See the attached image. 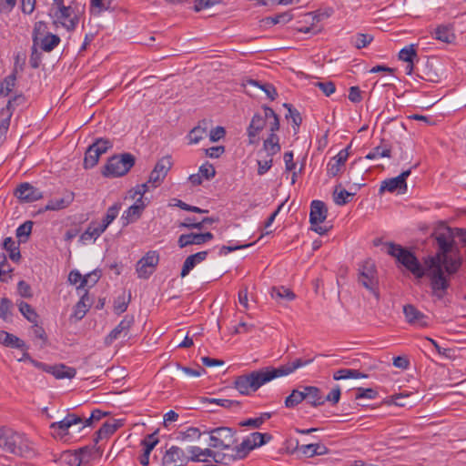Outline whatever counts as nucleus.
Masks as SVG:
<instances>
[{
    "label": "nucleus",
    "mask_w": 466,
    "mask_h": 466,
    "mask_svg": "<svg viewBox=\"0 0 466 466\" xmlns=\"http://www.w3.org/2000/svg\"><path fill=\"white\" fill-rule=\"evenodd\" d=\"M431 237L437 242L438 250L434 256L426 259V270L411 251L399 244L386 243L387 253L417 279L427 275L431 280L432 295L441 299L450 288L451 277L455 275L462 265V257L453 240V230L443 221L436 224Z\"/></svg>",
    "instance_id": "obj_1"
},
{
    "label": "nucleus",
    "mask_w": 466,
    "mask_h": 466,
    "mask_svg": "<svg viewBox=\"0 0 466 466\" xmlns=\"http://www.w3.org/2000/svg\"><path fill=\"white\" fill-rule=\"evenodd\" d=\"M0 448L11 454L31 458L35 452L30 442L9 428H0Z\"/></svg>",
    "instance_id": "obj_2"
},
{
    "label": "nucleus",
    "mask_w": 466,
    "mask_h": 466,
    "mask_svg": "<svg viewBox=\"0 0 466 466\" xmlns=\"http://www.w3.org/2000/svg\"><path fill=\"white\" fill-rule=\"evenodd\" d=\"M272 380L269 368L267 367L248 374L238 376L234 380V388L242 395H249L250 391L258 390L262 385Z\"/></svg>",
    "instance_id": "obj_3"
},
{
    "label": "nucleus",
    "mask_w": 466,
    "mask_h": 466,
    "mask_svg": "<svg viewBox=\"0 0 466 466\" xmlns=\"http://www.w3.org/2000/svg\"><path fill=\"white\" fill-rule=\"evenodd\" d=\"M198 446H189L186 449L183 445H172L168 448L162 458L163 466H186L189 461H208L207 459L199 458L198 453L195 450Z\"/></svg>",
    "instance_id": "obj_4"
},
{
    "label": "nucleus",
    "mask_w": 466,
    "mask_h": 466,
    "mask_svg": "<svg viewBox=\"0 0 466 466\" xmlns=\"http://www.w3.org/2000/svg\"><path fill=\"white\" fill-rule=\"evenodd\" d=\"M135 163L136 157L130 153L115 155L108 158L102 174L105 177H122L128 173Z\"/></svg>",
    "instance_id": "obj_5"
},
{
    "label": "nucleus",
    "mask_w": 466,
    "mask_h": 466,
    "mask_svg": "<svg viewBox=\"0 0 466 466\" xmlns=\"http://www.w3.org/2000/svg\"><path fill=\"white\" fill-rule=\"evenodd\" d=\"M209 434L210 446L214 449L231 450L237 443L236 431L229 427H218L212 429Z\"/></svg>",
    "instance_id": "obj_6"
},
{
    "label": "nucleus",
    "mask_w": 466,
    "mask_h": 466,
    "mask_svg": "<svg viewBox=\"0 0 466 466\" xmlns=\"http://www.w3.org/2000/svg\"><path fill=\"white\" fill-rule=\"evenodd\" d=\"M238 445L231 450H211V449H198L195 450V452L198 453L199 458L202 456L211 458L215 463L228 465L230 462L243 459L242 457H238Z\"/></svg>",
    "instance_id": "obj_7"
},
{
    "label": "nucleus",
    "mask_w": 466,
    "mask_h": 466,
    "mask_svg": "<svg viewBox=\"0 0 466 466\" xmlns=\"http://www.w3.org/2000/svg\"><path fill=\"white\" fill-rule=\"evenodd\" d=\"M359 283L361 284L365 289L370 290L378 299L379 291L378 286L379 281L377 278V271L375 265L370 261H366L359 269Z\"/></svg>",
    "instance_id": "obj_8"
},
{
    "label": "nucleus",
    "mask_w": 466,
    "mask_h": 466,
    "mask_svg": "<svg viewBox=\"0 0 466 466\" xmlns=\"http://www.w3.org/2000/svg\"><path fill=\"white\" fill-rule=\"evenodd\" d=\"M111 147L112 143L108 139L97 138L87 147L85 153L84 167L86 169L94 167L97 164L100 156Z\"/></svg>",
    "instance_id": "obj_9"
},
{
    "label": "nucleus",
    "mask_w": 466,
    "mask_h": 466,
    "mask_svg": "<svg viewBox=\"0 0 466 466\" xmlns=\"http://www.w3.org/2000/svg\"><path fill=\"white\" fill-rule=\"evenodd\" d=\"M272 439L269 433L253 432L238 445V457L243 459L255 448L260 447Z\"/></svg>",
    "instance_id": "obj_10"
},
{
    "label": "nucleus",
    "mask_w": 466,
    "mask_h": 466,
    "mask_svg": "<svg viewBox=\"0 0 466 466\" xmlns=\"http://www.w3.org/2000/svg\"><path fill=\"white\" fill-rule=\"evenodd\" d=\"M159 261L158 253L150 250L137 263V273L140 279H148L153 274Z\"/></svg>",
    "instance_id": "obj_11"
},
{
    "label": "nucleus",
    "mask_w": 466,
    "mask_h": 466,
    "mask_svg": "<svg viewBox=\"0 0 466 466\" xmlns=\"http://www.w3.org/2000/svg\"><path fill=\"white\" fill-rule=\"evenodd\" d=\"M171 167L172 162L169 157H164L159 159L154 169L151 171L147 183H151L154 187H157L165 179Z\"/></svg>",
    "instance_id": "obj_12"
},
{
    "label": "nucleus",
    "mask_w": 466,
    "mask_h": 466,
    "mask_svg": "<svg viewBox=\"0 0 466 466\" xmlns=\"http://www.w3.org/2000/svg\"><path fill=\"white\" fill-rule=\"evenodd\" d=\"M78 423H83V418L75 413H68L63 420L53 422L50 428L54 430L53 435L55 437L62 439L68 434V429L71 426Z\"/></svg>",
    "instance_id": "obj_13"
},
{
    "label": "nucleus",
    "mask_w": 466,
    "mask_h": 466,
    "mask_svg": "<svg viewBox=\"0 0 466 466\" xmlns=\"http://www.w3.org/2000/svg\"><path fill=\"white\" fill-rule=\"evenodd\" d=\"M349 147L340 150L337 156L333 157L327 165V174L334 177L345 169V163L349 157Z\"/></svg>",
    "instance_id": "obj_14"
},
{
    "label": "nucleus",
    "mask_w": 466,
    "mask_h": 466,
    "mask_svg": "<svg viewBox=\"0 0 466 466\" xmlns=\"http://www.w3.org/2000/svg\"><path fill=\"white\" fill-rule=\"evenodd\" d=\"M312 362V360H302L301 359H296L291 362L285 365H281L279 368L268 367L271 376L274 379L287 376L294 372L297 369L301 368Z\"/></svg>",
    "instance_id": "obj_15"
},
{
    "label": "nucleus",
    "mask_w": 466,
    "mask_h": 466,
    "mask_svg": "<svg viewBox=\"0 0 466 466\" xmlns=\"http://www.w3.org/2000/svg\"><path fill=\"white\" fill-rule=\"evenodd\" d=\"M213 238V234L206 233H189L179 236L177 244L179 248H185L189 245H201Z\"/></svg>",
    "instance_id": "obj_16"
},
{
    "label": "nucleus",
    "mask_w": 466,
    "mask_h": 466,
    "mask_svg": "<svg viewBox=\"0 0 466 466\" xmlns=\"http://www.w3.org/2000/svg\"><path fill=\"white\" fill-rule=\"evenodd\" d=\"M15 194L20 201L26 203L42 198V193L29 183L20 184Z\"/></svg>",
    "instance_id": "obj_17"
},
{
    "label": "nucleus",
    "mask_w": 466,
    "mask_h": 466,
    "mask_svg": "<svg viewBox=\"0 0 466 466\" xmlns=\"http://www.w3.org/2000/svg\"><path fill=\"white\" fill-rule=\"evenodd\" d=\"M265 117L262 115L257 113L253 116L251 122L248 127V143L255 145L258 143V134L263 130L266 126Z\"/></svg>",
    "instance_id": "obj_18"
},
{
    "label": "nucleus",
    "mask_w": 466,
    "mask_h": 466,
    "mask_svg": "<svg viewBox=\"0 0 466 466\" xmlns=\"http://www.w3.org/2000/svg\"><path fill=\"white\" fill-rule=\"evenodd\" d=\"M134 323V317L127 315L120 323L106 337L105 344L109 346L112 342L118 339L120 334L125 332L127 334L129 329Z\"/></svg>",
    "instance_id": "obj_19"
},
{
    "label": "nucleus",
    "mask_w": 466,
    "mask_h": 466,
    "mask_svg": "<svg viewBox=\"0 0 466 466\" xmlns=\"http://www.w3.org/2000/svg\"><path fill=\"white\" fill-rule=\"evenodd\" d=\"M328 209L324 202L313 200L310 205L309 221L312 226L322 223L327 218Z\"/></svg>",
    "instance_id": "obj_20"
},
{
    "label": "nucleus",
    "mask_w": 466,
    "mask_h": 466,
    "mask_svg": "<svg viewBox=\"0 0 466 466\" xmlns=\"http://www.w3.org/2000/svg\"><path fill=\"white\" fill-rule=\"evenodd\" d=\"M415 74L420 79L428 82L438 83L440 81L439 74L429 61L417 66L415 68Z\"/></svg>",
    "instance_id": "obj_21"
},
{
    "label": "nucleus",
    "mask_w": 466,
    "mask_h": 466,
    "mask_svg": "<svg viewBox=\"0 0 466 466\" xmlns=\"http://www.w3.org/2000/svg\"><path fill=\"white\" fill-rule=\"evenodd\" d=\"M300 388L304 390V400L312 407L316 408L324 404V395L319 388L315 386H302Z\"/></svg>",
    "instance_id": "obj_22"
},
{
    "label": "nucleus",
    "mask_w": 466,
    "mask_h": 466,
    "mask_svg": "<svg viewBox=\"0 0 466 466\" xmlns=\"http://www.w3.org/2000/svg\"><path fill=\"white\" fill-rule=\"evenodd\" d=\"M146 205L141 199V198H138L136 202L130 206L127 210L125 211V213L122 216V219L125 220L124 225H128L131 222L136 221L137 218H140Z\"/></svg>",
    "instance_id": "obj_23"
},
{
    "label": "nucleus",
    "mask_w": 466,
    "mask_h": 466,
    "mask_svg": "<svg viewBox=\"0 0 466 466\" xmlns=\"http://www.w3.org/2000/svg\"><path fill=\"white\" fill-rule=\"evenodd\" d=\"M202 433L199 429L190 427L184 431H179L177 440L180 441L186 449H189V446H196L194 441L201 437Z\"/></svg>",
    "instance_id": "obj_24"
},
{
    "label": "nucleus",
    "mask_w": 466,
    "mask_h": 466,
    "mask_svg": "<svg viewBox=\"0 0 466 466\" xmlns=\"http://www.w3.org/2000/svg\"><path fill=\"white\" fill-rule=\"evenodd\" d=\"M403 313L407 321L410 324H419L422 327L427 326V322L425 321V315L418 310L413 305L407 304L403 307Z\"/></svg>",
    "instance_id": "obj_25"
},
{
    "label": "nucleus",
    "mask_w": 466,
    "mask_h": 466,
    "mask_svg": "<svg viewBox=\"0 0 466 466\" xmlns=\"http://www.w3.org/2000/svg\"><path fill=\"white\" fill-rule=\"evenodd\" d=\"M208 251H200L196 254L188 256L184 261L181 277L185 278L190 270H192L198 263L204 261L208 257Z\"/></svg>",
    "instance_id": "obj_26"
},
{
    "label": "nucleus",
    "mask_w": 466,
    "mask_h": 466,
    "mask_svg": "<svg viewBox=\"0 0 466 466\" xmlns=\"http://www.w3.org/2000/svg\"><path fill=\"white\" fill-rule=\"evenodd\" d=\"M19 98H21V96H15L12 100H9L5 108H2V110L0 111V116H2V119L0 121V139L5 136L10 126V119L12 116V102Z\"/></svg>",
    "instance_id": "obj_27"
},
{
    "label": "nucleus",
    "mask_w": 466,
    "mask_h": 466,
    "mask_svg": "<svg viewBox=\"0 0 466 466\" xmlns=\"http://www.w3.org/2000/svg\"><path fill=\"white\" fill-rule=\"evenodd\" d=\"M74 200V193L66 192L59 198H53L48 201L45 207V210H60L67 208Z\"/></svg>",
    "instance_id": "obj_28"
},
{
    "label": "nucleus",
    "mask_w": 466,
    "mask_h": 466,
    "mask_svg": "<svg viewBox=\"0 0 466 466\" xmlns=\"http://www.w3.org/2000/svg\"><path fill=\"white\" fill-rule=\"evenodd\" d=\"M92 305V299L88 296L87 290H85L80 300L75 306L73 316L77 319H82Z\"/></svg>",
    "instance_id": "obj_29"
},
{
    "label": "nucleus",
    "mask_w": 466,
    "mask_h": 466,
    "mask_svg": "<svg viewBox=\"0 0 466 466\" xmlns=\"http://www.w3.org/2000/svg\"><path fill=\"white\" fill-rule=\"evenodd\" d=\"M435 39L441 41L446 44H451L454 42L456 36L453 32L452 25H439L435 31Z\"/></svg>",
    "instance_id": "obj_30"
},
{
    "label": "nucleus",
    "mask_w": 466,
    "mask_h": 466,
    "mask_svg": "<svg viewBox=\"0 0 466 466\" xmlns=\"http://www.w3.org/2000/svg\"><path fill=\"white\" fill-rule=\"evenodd\" d=\"M121 424L114 420L112 421H106L102 427L96 432V438H95V443L96 444L99 440L107 438L110 435H112L119 427Z\"/></svg>",
    "instance_id": "obj_31"
},
{
    "label": "nucleus",
    "mask_w": 466,
    "mask_h": 466,
    "mask_svg": "<svg viewBox=\"0 0 466 466\" xmlns=\"http://www.w3.org/2000/svg\"><path fill=\"white\" fill-rule=\"evenodd\" d=\"M391 157V146L386 142L385 139H381L380 144L375 147L365 157L367 159H375L377 157Z\"/></svg>",
    "instance_id": "obj_32"
},
{
    "label": "nucleus",
    "mask_w": 466,
    "mask_h": 466,
    "mask_svg": "<svg viewBox=\"0 0 466 466\" xmlns=\"http://www.w3.org/2000/svg\"><path fill=\"white\" fill-rule=\"evenodd\" d=\"M0 343L15 349H23L25 347V342L22 339L4 330L0 331Z\"/></svg>",
    "instance_id": "obj_33"
},
{
    "label": "nucleus",
    "mask_w": 466,
    "mask_h": 466,
    "mask_svg": "<svg viewBox=\"0 0 466 466\" xmlns=\"http://www.w3.org/2000/svg\"><path fill=\"white\" fill-rule=\"evenodd\" d=\"M60 43V37L52 33H47L39 39L40 48L45 52H51Z\"/></svg>",
    "instance_id": "obj_34"
},
{
    "label": "nucleus",
    "mask_w": 466,
    "mask_h": 466,
    "mask_svg": "<svg viewBox=\"0 0 466 466\" xmlns=\"http://www.w3.org/2000/svg\"><path fill=\"white\" fill-rule=\"evenodd\" d=\"M396 189L406 191L407 182H402L401 180H400L398 177H396L384 180L380 188L381 192L385 190L389 192H393Z\"/></svg>",
    "instance_id": "obj_35"
},
{
    "label": "nucleus",
    "mask_w": 466,
    "mask_h": 466,
    "mask_svg": "<svg viewBox=\"0 0 466 466\" xmlns=\"http://www.w3.org/2000/svg\"><path fill=\"white\" fill-rule=\"evenodd\" d=\"M3 248L9 252V258L11 260L15 262L19 261L21 258L20 250L11 237H7L4 239Z\"/></svg>",
    "instance_id": "obj_36"
},
{
    "label": "nucleus",
    "mask_w": 466,
    "mask_h": 466,
    "mask_svg": "<svg viewBox=\"0 0 466 466\" xmlns=\"http://www.w3.org/2000/svg\"><path fill=\"white\" fill-rule=\"evenodd\" d=\"M208 129V123L206 120H202L198 126L191 129L189 133L190 143H198L206 135Z\"/></svg>",
    "instance_id": "obj_37"
},
{
    "label": "nucleus",
    "mask_w": 466,
    "mask_h": 466,
    "mask_svg": "<svg viewBox=\"0 0 466 466\" xmlns=\"http://www.w3.org/2000/svg\"><path fill=\"white\" fill-rule=\"evenodd\" d=\"M263 147L268 152L269 156H273L280 151V145L279 143V137L276 134H270L268 137L264 140Z\"/></svg>",
    "instance_id": "obj_38"
},
{
    "label": "nucleus",
    "mask_w": 466,
    "mask_h": 466,
    "mask_svg": "<svg viewBox=\"0 0 466 466\" xmlns=\"http://www.w3.org/2000/svg\"><path fill=\"white\" fill-rule=\"evenodd\" d=\"M270 294L272 298L287 299L289 301L293 300L296 298L295 293L291 289L284 286L273 287L271 289Z\"/></svg>",
    "instance_id": "obj_39"
},
{
    "label": "nucleus",
    "mask_w": 466,
    "mask_h": 466,
    "mask_svg": "<svg viewBox=\"0 0 466 466\" xmlns=\"http://www.w3.org/2000/svg\"><path fill=\"white\" fill-rule=\"evenodd\" d=\"M305 399L304 390H293L291 393L285 400V406L287 408H293L301 403Z\"/></svg>",
    "instance_id": "obj_40"
},
{
    "label": "nucleus",
    "mask_w": 466,
    "mask_h": 466,
    "mask_svg": "<svg viewBox=\"0 0 466 466\" xmlns=\"http://www.w3.org/2000/svg\"><path fill=\"white\" fill-rule=\"evenodd\" d=\"M54 375L56 379L61 380V379H73L76 374V370L74 368L66 367L64 364H58L56 365V369L54 371Z\"/></svg>",
    "instance_id": "obj_41"
},
{
    "label": "nucleus",
    "mask_w": 466,
    "mask_h": 466,
    "mask_svg": "<svg viewBox=\"0 0 466 466\" xmlns=\"http://www.w3.org/2000/svg\"><path fill=\"white\" fill-rule=\"evenodd\" d=\"M302 452L308 457H313L314 455L325 454L328 449L322 444H307L301 447Z\"/></svg>",
    "instance_id": "obj_42"
},
{
    "label": "nucleus",
    "mask_w": 466,
    "mask_h": 466,
    "mask_svg": "<svg viewBox=\"0 0 466 466\" xmlns=\"http://www.w3.org/2000/svg\"><path fill=\"white\" fill-rule=\"evenodd\" d=\"M19 306V311L22 315L30 322L36 323L38 319V314L35 310L26 302L21 301Z\"/></svg>",
    "instance_id": "obj_43"
},
{
    "label": "nucleus",
    "mask_w": 466,
    "mask_h": 466,
    "mask_svg": "<svg viewBox=\"0 0 466 466\" xmlns=\"http://www.w3.org/2000/svg\"><path fill=\"white\" fill-rule=\"evenodd\" d=\"M16 76L15 73H12L6 76L0 86V96H7L15 86Z\"/></svg>",
    "instance_id": "obj_44"
},
{
    "label": "nucleus",
    "mask_w": 466,
    "mask_h": 466,
    "mask_svg": "<svg viewBox=\"0 0 466 466\" xmlns=\"http://www.w3.org/2000/svg\"><path fill=\"white\" fill-rule=\"evenodd\" d=\"M201 402L209 404L215 403L226 409H229L234 406L238 407L240 405V401L228 399L202 398Z\"/></svg>",
    "instance_id": "obj_45"
},
{
    "label": "nucleus",
    "mask_w": 466,
    "mask_h": 466,
    "mask_svg": "<svg viewBox=\"0 0 466 466\" xmlns=\"http://www.w3.org/2000/svg\"><path fill=\"white\" fill-rule=\"evenodd\" d=\"M33 228V222L28 220L20 225L16 229V237L19 238V242H26L29 236L31 235Z\"/></svg>",
    "instance_id": "obj_46"
},
{
    "label": "nucleus",
    "mask_w": 466,
    "mask_h": 466,
    "mask_svg": "<svg viewBox=\"0 0 466 466\" xmlns=\"http://www.w3.org/2000/svg\"><path fill=\"white\" fill-rule=\"evenodd\" d=\"M283 106L288 109L286 118L290 117L292 119V122L294 124V131L295 133H297L299 127L301 125L302 117L299 112L297 109L293 108L292 105L285 103Z\"/></svg>",
    "instance_id": "obj_47"
},
{
    "label": "nucleus",
    "mask_w": 466,
    "mask_h": 466,
    "mask_svg": "<svg viewBox=\"0 0 466 466\" xmlns=\"http://www.w3.org/2000/svg\"><path fill=\"white\" fill-rule=\"evenodd\" d=\"M416 57L417 52L413 45H410L399 52V59L407 63L414 62Z\"/></svg>",
    "instance_id": "obj_48"
},
{
    "label": "nucleus",
    "mask_w": 466,
    "mask_h": 466,
    "mask_svg": "<svg viewBox=\"0 0 466 466\" xmlns=\"http://www.w3.org/2000/svg\"><path fill=\"white\" fill-rule=\"evenodd\" d=\"M121 207L122 205L119 202H116L113 206L109 207L106 210V216L103 218V222L109 226L117 217Z\"/></svg>",
    "instance_id": "obj_49"
},
{
    "label": "nucleus",
    "mask_w": 466,
    "mask_h": 466,
    "mask_svg": "<svg viewBox=\"0 0 466 466\" xmlns=\"http://www.w3.org/2000/svg\"><path fill=\"white\" fill-rule=\"evenodd\" d=\"M248 84L258 86V88L263 90L265 94L268 96V97L270 98L271 100H274L278 96L276 88L270 84L260 85L258 81L252 79L248 80Z\"/></svg>",
    "instance_id": "obj_50"
},
{
    "label": "nucleus",
    "mask_w": 466,
    "mask_h": 466,
    "mask_svg": "<svg viewBox=\"0 0 466 466\" xmlns=\"http://www.w3.org/2000/svg\"><path fill=\"white\" fill-rule=\"evenodd\" d=\"M13 308L12 301L7 298L0 299V318L4 320H7L12 315L11 309Z\"/></svg>",
    "instance_id": "obj_51"
},
{
    "label": "nucleus",
    "mask_w": 466,
    "mask_h": 466,
    "mask_svg": "<svg viewBox=\"0 0 466 466\" xmlns=\"http://www.w3.org/2000/svg\"><path fill=\"white\" fill-rule=\"evenodd\" d=\"M46 25L45 22L39 21L35 24V27L33 30V43L35 46L39 45V39L46 35Z\"/></svg>",
    "instance_id": "obj_52"
},
{
    "label": "nucleus",
    "mask_w": 466,
    "mask_h": 466,
    "mask_svg": "<svg viewBox=\"0 0 466 466\" xmlns=\"http://www.w3.org/2000/svg\"><path fill=\"white\" fill-rule=\"evenodd\" d=\"M355 193H350L346 189L338 192V187L335 188L333 198L334 202L339 206L346 205L350 200L349 198L354 196Z\"/></svg>",
    "instance_id": "obj_53"
},
{
    "label": "nucleus",
    "mask_w": 466,
    "mask_h": 466,
    "mask_svg": "<svg viewBox=\"0 0 466 466\" xmlns=\"http://www.w3.org/2000/svg\"><path fill=\"white\" fill-rule=\"evenodd\" d=\"M360 172H361V170H359L355 167V164L350 165L349 171H348V176L350 177V180L353 181V185L356 187L357 189H359L362 186H364V184L362 183L363 178H361L360 180H358V177L360 176Z\"/></svg>",
    "instance_id": "obj_54"
},
{
    "label": "nucleus",
    "mask_w": 466,
    "mask_h": 466,
    "mask_svg": "<svg viewBox=\"0 0 466 466\" xmlns=\"http://www.w3.org/2000/svg\"><path fill=\"white\" fill-rule=\"evenodd\" d=\"M100 234L96 228V222H91L85 232L80 236L82 241L90 240L92 238L96 239Z\"/></svg>",
    "instance_id": "obj_55"
},
{
    "label": "nucleus",
    "mask_w": 466,
    "mask_h": 466,
    "mask_svg": "<svg viewBox=\"0 0 466 466\" xmlns=\"http://www.w3.org/2000/svg\"><path fill=\"white\" fill-rule=\"evenodd\" d=\"M158 432V430H157L155 432L148 434L141 442L143 446H145V450L147 451H152V450L156 447V445L158 443V439L157 437V434Z\"/></svg>",
    "instance_id": "obj_56"
},
{
    "label": "nucleus",
    "mask_w": 466,
    "mask_h": 466,
    "mask_svg": "<svg viewBox=\"0 0 466 466\" xmlns=\"http://www.w3.org/2000/svg\"><path fill=\"white\" fill-rule=\"evenodd\" d=\"M80 456L85 457V462L87 463L94 453H99L100 449L94 446H85L76 451Z\"/></svg>",
    "instance_id": "obj_57"
},
{
    "label": "nucleus",
    "mask_w": 466,
    "mask_h": 466,
    "mask_svg": "<svg viewBox=\"0 0 466 466\" xmlns=\"http://www.w3.org/2000/svg\"><path fill=\"white\" fill-rule=\"evenodd\" d=\"M198 173L202 176V177L209 180L215 177L216 170L213 165L205 163L199 167Z\"/></svg>",
    "instance_id": "obj_58"
},
{
    "label": "nucleus",
    "mask_w": 466,
    "mask_h": 466,
    "mask_svg": "<svg viewBox=\"0 0 466 466\" xmlns=\"http://www.w3.org/2000/svg\"><path fill=\"white\" fill-rule=\"evenodd\" d=\"M315 86L319 87L327 96H329L336 91L335 84L331 81L317 82Z\"/></svg>",
    "instance_id": "obj_59"
},
{
    "label": "nucleus",
    "mask_w": 466,
    "mask_h": 466,
    "mask_svg": "<svg viewBox=\"0 0 466 466\" xmlns=\"http://www.w3.org/2000/svg\"><path fill=\"white\" fill-rule=\"evenodd\" d=\"M42 54L37 50V46H35V43H33L32 46V53L30 56V66L33 68H38L41 63Z\"/></svg>",
    "instance_id": "obj_60"
},
{
    "label": "nucleus",
    "mask_w": 466,
    "mask_h": 466,
    "mask_svg": "<svg viewBox=\"0 0 466 466\" xmlns=\"http://www.w3.org/2000/svg\"><path fill=\"white\" fill-rule=\"evenodd\" d=\"M373 40V36L369 34H358L355 43V46L358 49H361L367 46Z\"/></svg>",
    "instance_id": "obj_61"
},
{
    "label": "nucleus",
    "mask_w": 466,
    "mask_h": 466,
    "mask_svg": "<svg viewBox=\"0 0 466 466\" xmlns=\"http://www.w3.org/2000/svg\"><path fill=\"white\" fill-rule=\"evenodd\" d=\"M100 278V275L96 271H93L86 276H84L80 285L77 287L78 290H81L84 289L86 285L90 281L92 285H95Z\"/></svg>",
    "instance_id": "obj_62"
},
{
    "label": "nucleus",
    "mask_w": 466,
    "mask_h": 466,
    "mask_svg": "<svg viewBox=\"0 0 466 466\" xmlns=\"http://www.w3.org/2000/svg\"><path fill=\"white\" fill-rule=\"evenodd\" d=\"M340 394V388L337 385L327 396H324V403L329 401L333 405L337 404L339 401Z\"/></svg>",
    "instance_id": "obj_63"
},
{
    "label": "nucleus",
    "mask_w": 466,
    "mask_h": 466,
    "mask_svg": "<svg viewBox=\"0 0 466 466\" xmlns=\"http://www.w3.org/2000/svg\"><path fill=\"white\" fill-rule=\"evenodd\" d=\"M293 18V15L289 12H285L279 14L274 17L266 18L267 23H270L272 25L279 24L280 22H289Z\"/></svg>",
    "instance_id": "obj_64"
}]
</instances>
